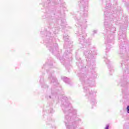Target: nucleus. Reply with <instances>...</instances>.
Wrapping results in <instances>:
<instances>
[{"label": "nucleus", "instance_id": "nucleus-1", "mask_svg": "<svg viewBox=\"0 0 129 129\" xmlns=\"http://www.w3.org/2000/svg\"><path fill=\"white\" fill-rule=\"evenodd\" d=\"M126 109L127 113H129V106H127Z\"/></svg>", "mask_w": 129, "mask_h": 129}, {"label": "nucleus", "instance_id": "nucleus-2", "mask_svg": "<svg viewBox=\"0 0 129 129\" xmlns=\"http://www.w3.org/2000/svg\"><path fill=\"white\" fill-rule=\"evenodd\" d=\"M63 80L66 82H67V81L68 80V79H67V78H64V79H63Z\"/></svg>", "mask_w": 129, "mask_h": 129}, {"label": "nucleus", "instance_id": "nucleus-3", "mask_svg": "<svg viewBox=\"0 0 129 129\" xmlns=\"http://www.w3.org/2000/svg\"><path fill=\"white\" fill-rule=\"evenodd\" d=\"M109 128V125H107L106 127H105V129H108Z\"/></svg>", "mask_w": 129, "mask_h": 129}, {"label": "nucleus", "instance_id": "nucleus-4", "mask_svg": "<svg viewBox=\"0 0 129 129\" xmlns=\"http://www.w3.org/2000/svg\"><path fill=\"white\" fill-rule=\"evenodd\" d=\"M67 127H68V128H69V126H67Z\"/></svg>", "mask_w": 129, "mask_h": 129}]
</instances>
